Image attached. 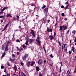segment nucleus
I'll use <instances>...</instances> for the list:
<instances>
[{"instance_id":"nucleus-42","label":"nucleus","mask_w":76,"mask_h":76,"mask_svg":"<svg viewBox=\"0 0 76 76\" xmlns=\"http://www.w3.org/2000/svg\"><path fill=\"white\" fill-rule=\"evenodd\" d=\"M6 29V27H5L4 29L2 30V31L3 32V31H4V30H5Z\"/></svg>"},{"instance_id":"nucleus-24","label":"nucleus","mask_w":76,"mask_h":76,"mask_svg":"<svg viewBox=\"0 0 76 76\" xmlns=\"http://www.w3.org/2000/svg\"><path fill=\"white\" fill-rule=\"evenodd\" d=\"M76 31H75V30H74L73 31H72V33L73 34H76Z\"/></svg>"},{"instance_id":"nucleus-30","label":"nucleus","mask_w":76,"mask_h":76,"mask_svg":"<svg viewBox=\"0 0 76 76\" xmlns=\"http://www.w3.org/2000/svg\"><path fill=\"white\" fill-rule=\"evenodd\" d=\"M61 66L60 68V70L59 71V73H60L61 72Z\"/></svg>"},{"instance_id":"nucleus-45","label":"nucleus","mask_w":76,"mask_h":76,"mask_svg":"<svg viewBox=\"0 0 76 76\" xmlns=\"http://www.w3.org/2000/svg\"><path fill=\"white\" fill-rule=\"evenodd\" d=\"M43 63L44 64H45V63H46V60H45L43 61Z\"/></svg>"},{"instance_id":"nucleus-56","label":"nucleus","mask_w":76,"mask_h":76,"mask_svg":"<svg viewBox=\"0 0 76 76\" xmlns=\"http://www.w3.org/2000/svg\"><path fill=\"white\" fill-rule=\"evenodd\" d=\"M74 73H76V68H75Z\"/></svg>"},{"instance_id":"nucleus-39","label":"nucleus","mask_w":76,"mask_h":76,"mask_svg":"<svg viewBox=\"0 0 76 76\" xmlns=\"http://www.w3.org/2000/svg\"><path fill=\"white\" fill-rule=\"evenodd\" d=\"M4 66H1V69H4Z\"/></svg>"},{"instance_id":"nucleus-7","label":"nucleus","mask_w":76,"mask_h":76,"mask_svg":"<svg viewBox=\"0 0 76 76\" xmlns=\"http://www.w3.org/2000/svg\"><path fill=\"white\" fill-rule=\"evenodd\" d=\"M9 46H8V45L7 44L6 45V47L5 49V51H7L9 50Z\"/></svg>"},{"instance_id":"nucleus-15","label":"nucleus","mask_w":76,"mask_h":76,"mask_svg":"<svg viewBox=\"0 0 76 76\" xmlns=\"http://www.w3.org/2000/svg\"><path fill=\"white\" fill-rule=\"evenodd\" d=\"M36 69L37 70V71H38V72L39 71V67H38V66H36Z\"/></svg>"},{"instance_id":"nucleus-13","label":"nucleus","mask_w":76,"mask_h":76,"mask_svg":"<svg viewBox=\"0 0 76 76\" xmlns=\"http://www.w3.org/2000/svg\"><path fill=\"white\" fill-rule=\"evenodd\" d=\"M6 16H7V17H10V18H12V16L10 14H8Z\"/></svg>"},{"instance_id":"nucleus-40","label":"nucleus","mask_w":76,"mask_h":76,"mask_svg":"<svg viewBox=\"0 0 76 76\" xmlns=\"http://www.w3.org/2000/svg\"><path fill=\"white\" fill-rule=\"evenodd\" d=\"M56 33L54 32V37H56Z\"/></svg>"},{"instance_id":"nucleus-11","label":"nucleus","mask_w":76,"mask_h":76,"mask_svg":"<svg viewBox=\"0 0 76 76\" xmlns=\"http://www.w3.org/2000/svg\"><path fill=\"white\" fill-rule=\"evenodd\" d=\"M13 70H15V72H16V70H17V67H16V65L13 67Z\"/></svg>"},{"instance_id":"nucleus-32","label":"nucleus","mask_w":76,"mask_h":76,"mask_svg":"<svg viewBox=\"0 0 76 76\" xmlns=\"http://www.w3.org/2000/svg\"><path fill=\"white\" fill-rule=\"evenodd\" d=\"M20 64H21V66H23V62H20Z\"/></svg>"},{"instance_id":"nucleus-17","label":"nucleus","mask_w":76,"mask_h":76,"mask_svg":"<svg viewBox=\"0 0 76 76\" xmlns=\"http://www.w3.org/2000/svg\"><path fill=\"white\" fill-rule=\"evenodd\" d=\"M42 22H43V23H45V22H46V21H47V20H45L44 19H42Z\"/></svg>"},{"instance_id":"nucleus-14","label":"nucleus","mask_w":76,"mask_h":76,"mask_svg":"<svg viewBox=\"0 0 76 76\" xmlns=\"http://www.w3.org/2000/svg\"><path fill=\"white\" fill-rule=\"evenodd\" d=\"M7 7H4L2 9V10H1V12H3V11H4V10H5V9H7Z\"/></svg>"},{"instance_id":"nucleus-58","label":"nucleus","mask_w":76,"mask_h":76,"mask_svg":"<svg viewBox=\"0 0 76 76\" xmlns=\"http://www.w3.org/2000/svg\"><path fill=\"white\" fill-rule=\"evenodd\" d=\"M7 43H8V44H10V42L9 41H8L7 42Z\"/></svg>"},{"instance_id":"nucleus-2","label":"nucleus","mask_w":76,"mask_h":76,"mask_svg":"<svg viewBox=\"0 0 76 76\" xmlns=\"http://www.w3.org/2000/svg\"><path fill=\"white\" fill-rule=\"evenodd\" d=\"M37 38L38 39H36V41L37 42H38V45H39V46H40V45H41V41H39V39L40 38H39V37H38Z\"/></svg>"},{"instance_id":"nucleus-64","label":"nucleus","mask_w":76,"mask_h":76,"mask_svg":"<svg viewBox=\"0 0 76 76\" xmlns=\"http://www.w3.org/2000/svg\"><path fill=\"white\" fill-rule=\"evenodd\" d=\"M23 76H26V75H25V74H23Z\"/></svg>"},{"instance_id":"nucleus-61","label":"nucleus","mask_w":76,"mask_h":76,"mask_svg":"<svg viewBox=\"0 0 76 76\" xmlns=\"http://www.w3.org/2000/svg\"><path fill=\"white\" fill-rule=\"evenodd\" d=\"M62 50H63V49H64V48H63V46H62Z\"/></svg>"},{"instance_id":"nucleus-27","label":"nucleus","mask_w":76,"mask_h":76,"mask_svg":"<svg viewBox=\"0 0 76 76\" xmlns=\"http://www.w3.org/2000/svg\"><path fill=\"white\" fill-rule=\"evenodd\" d=\"M64 30H66V29H67V27L66 26H64Z\"/></svg>"},{"instance_id":"nucleus-63","label":"nucleus","mask_w":76,"mask_h":76,"mask_svg":"<svg viewBox=\"0 0 76 76\" xmlns=\"http://www.w3.org/2000/svg\"><path fill=\"white\" fill-rule=\"evenodd\" d=\"M13 20H16V18H14Z\"/></svg>"},{"instance_id":"nucleus-53","label":"nucleus","mask_w":76,"mask_h":76,"mask_svg":"<svg viewBox=\"0 0 76 76\" xmlns=\"http://www.w3.org/2000/svg\"><path fill=\"white\" fill-rule=\"evenodd\" d=\"M17 55H19V52H18L17 53Z\"/></svg>"},{"instance_id":"nucleus-26","label":"nucleus","mask_w":76,"mask_h":76,"mask_svg":"<svg viewBox=\"0 0 76 76\" xmlns=\"http://www.w3.org/2000/svg\"><path fill=\"white\" fill-rule=\"evenodd\" d=\"M9 23L7 24L6 25V26H5V27L6 28H7V26H9Z\"/></svg>"},{"instance_id":"nucleus-8","label":"nucleus","mask_w":76,"mask_h":76,"mask_svg":"<svg viewBox=\"0 0 76 76\" xmlns=\"http://www.w3.org/2000/svg\"><path fill=\"white\" fill-rule=\"evenodd\" d=\"M49 38H50V40H53V39L54 38V37L52 35H50L49 37Z\"/></svg>"},{"instance_id":"nucleus-25","label":"nucleus","mask_w":76,"mask_h":76,"mask_svg":"<svg viewBox=\"0 0 76 76\" xmlns=\"http://www.w3.org/2000/svg\"><path fill=\"white\" fill-rule=\"evenodd\" d=\"M69 6V4H68L65 7L66 9H67L68 8V6Z\"/></svg>"},{"instance_id":"nucleus-60","label":"nucleus","mask_w":76,"mask_h":76,"mask_svg":"<svg viewBox=\"0 0 76 76\" xmlns=\"http://www.w3.org/2000/svg\"><path fill=\"white\" fill-rule=\"evenodd\" d=\"M6 72H7L6 70L5 69L4 71V72H5V73H6Z\"/></svg>"},{"instance_id":"nucleus-57","label":"nucleus","mask_w":76,"mask_h":76,"mask_svg":"<svg viewBox=\"0 0 76 76\" xmlns=\"http://www.w3.org/2000/svg\"><path fill=\"white\" fill-rule=\"evenodd\" d=\"M70 30H69L67 31V33H69V31Z\"/></svg>"},{"instance_id":"nucleus-3","label":"nucleus","mask_w":76,"mask_h":76,"mask_svg":"<svg viewBox=\"0 0 76 76\" xmlns=\"http://www.w3.org/2000/svg\"><path fill=\"white\" fill-rule=\"evenodd\" d=\"M37 63L39 65H40V64H41L42 63V59H39L37 61Z\"/></svg>"},{"instance_id":"nucleus-33","label":"nucleus","mask_w":76,"mask_h":76,"mask_svg":"<svg viewBox=\"0 0 76 76\" xmlns=\"http://www.w3.org/2000/svg\"><path fill=\"white\" fill-rule=\"evenodd\" d=\"M60 29L61 31H62V26H60Z\"/></svg>"},{"instance_id":"nucleus-35","label":"nucleus","mask_w":76,"mask_h":76,"mask_svg":"<svg viewBox=\"0 0 76 76\" xmlns=\"http://www.w3.org/2000/svg\"><path fill=\"white\" fill-rule=\"evenodd\" d=\"M7 65L8 66H10V64L8 62L7 63Z\"/></svg>"},{"instance_id":"nucleus-49","label":"nucleus","mask_w":76,"mask_h":76,"mask_svg":"<svg viewBox=\"0 0 76 76\" xmlns=\"http://www.w3.org/2000/svg\"><path fill=\"white\" fill-rule=\"evenodd\" d=\"M74 42H76V37L75 38V39L74 40Z\"/></svg>"},{"instance_id":"nucleus-4","label":"nucleus","mask_w":76,"mask_h":76,"mask_svg":"<svg viewBox=\"0 0 76 76\" xmlns=\"http://www.w3.org/2000/svg\"><path fill=\"white\" fill-rule=\"evenodd\" d=\"M28 56V55H25L23 58V60L24 61H25V60H26V58Z\"/></svg>"},{"instance_id":"nucleus-29","label":"nucleus","mask_w":76,"mask_h":76,"mask_svg":"<svg viewBox=\"0 0 76 76\" xmlns=\"http://www.w3.org/2000/svg\"><path fill=\"white\" fill-rule=\"evenodd\" d=\"M31 6H35V4H31Z\"/></svg>"},{"instance_id":"nucleus-52","label":"nucleus","mask_w":76,"mask_h":76,"mask_svg":"<svg viewBox=\"0 0 76 76\" xmlns=\"http://www.w3.org/2000/svg\"><path fill=\"white\" fill-rule=\"evenodd\" d=\"M47 13H46L45 17H47Z\"/></svg>"},{"instance_id":"nucleus-9","label":"nucleus","mask_w":76,"mask_h":76,"mask_svg":"<svg viewBox=\"0 0 76 76\" xmlns=\"http://www.w3.org/2000/svg\"><path fill=\"white\" fill-rule=\"evenodd\" d=\"M48 8H46L43 11L44 13H47V12H48Z\"/></svg>"},{"instance_id":"nucleus-28","label":"nucleus","mask_w":76,"mask_h":76,"mask_svg":"<svg viewBox=\"0 0 76 76\" xmlns=\"http://www.w3.org/2000/svg\"><path fill=\"white\" fill-rule=\"evenodd\" d=\"M45 7H46V5H44L42 7V9H44V8H45Z\"/></svg>"},{"instance_id":"nucleus-48","label":"nucleus","mask_w":76,"mask_h":76,"mask_svg":"<svg viewBox=\"0 0 76 76\" xmlns=\"http://www.w3.org/2000/svg\"><path fill=\"white\" fill-rule=\"evenodd\" d=\"M1 48H4V45H3L2 47H1Z\"/></svg>"},{"instance_id":"nucleus-59","label":"nucleus","mask_w":76,"mask_h":76,"mask_svg":"<svg viewBox=\"0 0 76 76\" xmlns=\"http://www.w3.org/2000/svg\"><path fill=\"white\" fill-rule=\"evenodd\" d=\"M50 20H48V23H49V22H50Z\"/></svg>"},{"instance_id":"nucleus-19","label":"nucleus","mask_w":76,"mask_h":76,"mask_svg":"<svg viewBox=\"0 0 76 76\" xmlns=\"http://www.w3.org/2000/svg\"><path fill=\"white\" fill-rule=\"evenodd\" d=\"M22 47H23V48H26V46L24 44H23L22 45Z\"/></svg>"},{"instance_id":"nucleus-12","label":"nucleus","mask_w":76,"mask_h":76,"mask_svg":"<svg viewBox=\"0 0 76 76\" xmlns=\"http://www.w3.org/2000/svg\"><path fill=\"white\" fill-rule=\"evenodd\" d=\"M70 71H69V70H68L67 72L66 76H69L70 75Z\"/></svg>"},{"instance_id":"nucleus-55","label":"nucleus","mask_w":76,"mask_h":76,"mask_svg":"<svg viewBox=\"0 0 76 76\" xmlns=\"http://www.w3.org/2000/svg\"><path fill=\"white\" fill-rule=\"evenodd\" d=\"M57 23H56L55 24L54 26H57Z\"/></svg>"},{"instance_id":"nucleus-41","label":"nucleus","mask_w":76,"mask_h":76,"mask_svg":"<svg viewBox=\"0 0 76 76\" xmlns=\"http://www.w3.org/2000/svg\"><path fill=\"white\" fill-rule=\"evenodd\" d=\"M61 15L62 16H64V13H62V14H61Z\"/></svg>"},{"instance_id":"nucleus-18","label":"nucleus","mask_w":76,"mask_h":76,"mask_svg":"<svg viewBox=\"0 0 76 76\" xmlns=\"http://www.w3.org/2000/svg\"><path fill=\"white\" fill-rule=\"evenodd\" d=\"M10 60L11 62H13V61H15V60H14V59H12L11 58H10Z\"/></svg>"},{"instance_id":"nucleus-46","label":"nucleus","mask_w":76,"mask_h":76,"mask_svg":"<svg viewBox=\"0 0 76 76\" xmlns=\"http://www.w3.org/2000/svg\"><path fill=\"white\" fill-rule=\"evenodd\" d=\"M68 3H69V1H68L66 2L65 3V4H68Z\"/></svg>"},{"instance_id":"nucleus-34","label":"nucleus","mask_w":76,"mask_h":76,"mask_svg":"<svg viewBox=\"0 0 76 76\" xmlns=\"http://www.w3.org/2000/svg\"><path fill=\"white\" fill-rule=\"evenodd\" d=\"M39 76H42V74L40 73H39Z\"/></svg>"},{"instance_id":"nucleus-1","label":"nucleus","mask_w":76,"mask_h":76,"mask_svg":"<svg viewBox=\"0 0 76 76\" xmlns=\"http://www.w3.org/2000/svg\"><path fill=\"white\" fill-rule=\"evenodd\" d=\"M35 62L34 61H32L31 62H28L27 64V66H28V67H29L30 66H33V65L35 64Z\"/></svg>"},{"instance_id":"nucleus-20","label":"nucleus","mask_w":76,"mask_h":76,"mask_svg":"<svg viewBox=\"0 0 76 76\" xmlns=\"http://www.w3.org/2000/svg\"><path fill=\"white\" fill-rule=\"evenodd\" d=\"M58 44L61 47V43H60V42L59 41H58Z\"/></svg>"},{"instance_id":"nucleus-50","label":"nucleus","mask_w":76,"mask_h":76,"mask_svg":"<svg viewBox=\"0 0 76 76\" xmlns=\"http://www.w3.org/2000/svg\"><path fill=\"white\" fill-rule=\"evenodd\" d=\"M24 74V73H23V72H21V75H23Z\"/></svg>"},{"instance_id":"nucleus-54","label":"nucleus","mask_w":76,"mask_h":76,"mask_svg":"<svg viewBox=\"0 0 76 76\" xmlns=\"http://www.w3.org/2000/svg\"><path fill=\"white\" fill-rule=\"evenodd\" d=\"M66 44H64V48H65V47H66Z\"/></svg>"},{"instance_id":"nucleus-44","label":"nucleus","mask_w":76,"mask_h":76,"mask_svg":"<svg viewBox=\"0 0 76 76\" xmlns=\"http://www.w3.org/2000/svg\"><path fill=\"white\" fill-rule=\"evenodd\" d=\"M69 54H71L72 53H71V51H69Z\"/></svg>"},{"instance_id":"nucleus-38","label":"nucleus","mask_w":76,"mask_h":76,"mask_svg":"<svg viewBox=\"0 0 76 76\" xmlns=\"http://www.w3.org/2000/svg\"><path fill=\"white\" fill-rule=\"evenodd\" d=\"M72 50L73 51V52H75V51L74 50V47H72Z\"/></svg>"},{"instance_id":"nucleus-5","label":"nucleus","mask_w":76,"mask_h":76,"mask_svg":"<svg viewBox=\"0 0 76 76\" xmlns=\"http://www.w3.org/2000/svg\"><path fill=\"white\" fill-rule=\"evenodd\" d=\"M30 34H32L33 37H35V33H34V30H31V32H30Z\"/></svg>"},{"instance_id":"nucleus-6","label":"nucleus","mask_w":76,"mask_h":76,"mask_svg":"<svg viewBox=\"0 0 76 76\" xmlns=\"http://www.w3.org/2000/svg\"><path fill=\"white\" fill-rule=\"evenodd\" d=\"M47 31L48 32H53V30L52 29H50L48 28H47Z\"/></svg>"},{"instance_id":"nucleus-43","label":"nucleus","mask_w":76,"mask_h":76,"mask_svg":"<svg viewBox=\"0 0 76 76\" xmlns=\"http://www.w3.org/2000/svg\"><path fill=\"white\" fill-rule=\"evenodd\" d=\"M61 9H63L64 8V6H63V5H62L61 6Z\"/></svg>"},{"instance_id":"nucleus-51","label":"nucleus","mask_w":76,"mask_h":76,"mask_svg":"<svg viewBox=\"0 0 76 76\" xmlns=\"http://www.w3.org/2000/svg\"><path fill=\"white\" fill-rule=\"evenodd\" d=\"M50 57L51 58H53V55L52 54L50 55Z\"/></svg>"},{"instance_id":"nucleus-36","label":"nucleus","mask_w":76,"mask_h":76,"mask_svg":"<svg viewBox=\"0 0 76 76\" xmlns=\"http://www.w3.org/2000/svg\"><path fill=\"white\" fill-rule=\"evenodd\" d=\"M4 17V16H0V18H3Z\"/></svg>"},{"instance_id":"nucleus-37","label":"nucleus","mask_w":76,"mask_h":76,"mask_svg":"<svg viewBox=\"0 0 76 76\" xmlns=\"http://www.w3.org/2000/svg\"><path fill=\"white\" fill-rule=\"evenodd\" d=\"M12 57L13 58L15 57V55L14 54H12Z\"/></svg>"},{"instance_id":"nucleus-31","label":"nucleus","mask_w":76,"mask_h":76,"mask_svg":"<svg viewBox=\"0 0 76 76\" xmlns=\"http://www.w3.org/2000/svg\"><path fill=\"white\" fill-rule=\"evenodd\" d=\"M16 42H20V41H19V39H17L16 40Z\"/></svg>"},{"instance_id":"nucleus-16","label":"nucleus","mask_w":76,"mask_h":76,"mask_svg":"<svg viewBox=\"0 0 76 76\" xmlns=\"http://www.w3.org/2000/svg\"><path fill=\"white\" fill-rule=\"evenodd\" d=\"M5 55H6V53H5V52H4V53L1 56V58H3V57H4V56H5Z\"/></svg>"},{"instance_id":"nucleus-62","label":"nucleus","mask_w":76,"mask_h":76,"mask_svg":"<svg viewBox=\"0 0 76 76\" xmlns=\"http://www.w3.org/2000/svg\"><path fill=\"white\" fill-rule=\"evenodd\" d=\"M64 26H62V28H63V29H64Z\"/></svg>"},{"instance_id":"nucleus-10","label":"nucleus","mask_w":76,"mask_h":76,"mask_svg":"<svg viewBox=\"0 0 76 76\" xmlns=\"http://www.w3.org/2000/svg\"><path fill=\"white\" fill-rule=\"evenodd\" d=\"M29 41L30 44H32V43H33L32 42H34V39H30Z\"/></svg>"},{"instance_id":"nucleus-21","label":"nucleus","mask_w":76,"mask_h":76,"mask_svg":"<svg viewBox=\"0 0 76 76\" xmlns=\"http://www.w3.org/2000/svg\"><path fill=\"white\" fill-rule=\"evenodd\" d=\"M28 41L27 40L26 41V42L25 43V44L26 45H28Z\"/></svg>"},{"instance_id":"nucleus-23","label":"nucleus","mask_w":76,"mask_h":76,"mask_svg":"<svg viewBox=\"0 0 76 76\" xmlns=\"http://www.w3.org/2000/svg\"><path fill=\"white\" fill-rule=\"evenodd\" d=\"M43 49L44 50L45 53H46V50H45V46H43Z\"/></svg>"},{"instance_id":"nucleus-47","label":"nucleus","mask_w":76,"mask_h":76,"mask_svg":"<svg viewBox=\"0 0 76 76\" xmlns=\"http://www.w3.org/2000/svg\"><path fill=\"white\" fill-rule=\"evenodd\" d=\"M29 12H31L32 11V10L31 9H29Z\"/></svg>"},{"instance_id":"nucleus-22","label":"nucleus","mask_w":76,"mask_h":76,"mask_svg":"<svg viewBox=\"0 0 76 76\" xmlns=\"http://www.w3.org/2000/svg\"><path fill=\"white\" fill-rule=\"evenodd\" d=\"M17 20H19V16L17 15Z\"/></svg>"}]
</instances>
